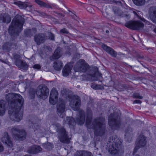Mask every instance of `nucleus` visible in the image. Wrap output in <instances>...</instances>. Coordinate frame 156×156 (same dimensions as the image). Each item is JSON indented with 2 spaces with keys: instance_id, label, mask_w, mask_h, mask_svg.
<instances>
[{
  "instance_id": "f257e3e1",
  "label": "nucleus",
  "mask_w": 156,
  "mask_h": 156,
  "mask_svg": "<svg viewBox=\"0 0 156 156\" xmlns=\"http://www.w3.org/2000/svg\"><path fill=\"white\" fill-rule=\"evenodd\" d=\"M7 100L10 101L9 109V114L10 119L13 121L19 122L22 118L23 114L20 111L23 106L24 100L19 94L9 93L6 96Z\"/></svg>"
},
{
  "instance_id": "f03ea898",
  "label": "nucleus",
  "mask_w": 156,
  "mask_h": 156,
  "mask_svg": "<svg viewBox=\"0 0 156 156\" xmlns=\"http://www.w3.org/2000/svg\"><path fill=\"white\" fill-rule=\"evenodd\" d=\"M92 107V104H88L87 111L86 125L88 128L94 130L95 135L102 136L105 132V119L102 117L97 118L91 122L92 112L91 108Z\"/></svg>"
},
{
  "instance_id": "7ed1b4c3",
  "label": "nucleus",
  "mask_w": 156,
  "mask_h": 156,
  "mask_svg": "<svg viewBox=\"0 0 156 156\" xmlns=\"http://www.w3.org/2000/svg\"><path fill=\"white\" fill-rule=\"evenodd\" d=\"M24 19L23 16L16 15L12 20L9 29V34L12 35L17 36L21 32L24 23Z\"/></svg>"
},
{
  "instance_id": "20e7f679",
  "label": "nucleus",
  "mask_w": 156,
  "mask_h": 156,
  "mask_svg": "<svg viewBox=\"0 0 156 156\" xmlns=\"http://www.w3.org/2000/svg\"><path fill=\"white\" fill-rule=\"evenodd\" d=\"M122 140L116 136L110 137L108 140L109 146L108 151L112 154H115L119 150L121 147Z\"/></svg>"
},
{
  "instance_id": "39448f33",
  "label": "nucleus",
  "mask_w": 156,
  "mask_h": 156,
  "mask_svg": "<svg viewBox=\"0 0 156 156\" xmlns=\"http://www.w3.org/2000/svg\"><path fill=\"white\" fill-rule=\"evenodd\" d=\"M61 93L63 95H68L70 101V105L73 109L75 111L78 110L80 105V97L77 95H71L69 94L70 92L66 88H63L61 90Z\"/></svg>"
},
{
  "instance_id": "423d86ee",
  "label": "nucleus",
  "mask_w": 156,
  "mask_h": 156,
  "mask_svg": "<svg viewBox=\"0 0 156 156\" xmlns=\"http://www.w3.org/2000/svg\"><path fill=\"white\" fill-rule=\"evenodd\" d=\"M108 123L112 129L119 128L121 124L120 117L119 114L117 113L110 114L108 117Z\"/></svg>"
},
{
  "instance_id": "0eeeda50",
  "label": "nucleus",
  "mask_w": 156,
  "mask_h": 156,
  "mask_svg": "<svg viewBox=\"0 0 156 156\" xmlns=\"http://www.w3.org/2000/svg\"><path fill=\"white\" fill-rule=\"evenodd\" d=\"M56 126L58 129V137L60 141L62 143L68 144L71 138L69 137L68 132L63 127H61L59 124H57Z\"/></svg>"
},
{
  "instance_id": "6e6552de",
  "label": "nucleus",
  "mask_w": 156,
  "mask_h": 156,
  "mask_svg": "<svg viewBox=\"0 0 156 156\" xmlns=\"http://www.w3.org/2000/svg\"><path fill=\"white\" fill-rule=\"evenodd\" d=\"M13 137L17 140H21L26 138V133L24 130L20 129L17 127H13L11 130Z\"/></svg>"
},
{
  "instance_id": "1a4fd4ad",
  "label": "nucleus",
  "mask_w": 156,
  "mask_h": 156,
  "mask_svg": "<svg viewBox=\"0 0 156 156\" xmlns=\"http://www.w3.org/2000/svg\"><path fill=\"white\" fill-rule=\"evenodd\" d=\"M49 91L48 88L46 85H40L37 88V95L38 98L44 100L48 97Z\"/></svg>"
},
{
  "instance_id": "9d476101",
  "label": "nucleus",
  "mask_w": 156,
  "mask_h": 156,
  "mask_svg": "<svg viewBox=\"0 0 156 156\" xmlns=\"http://www.w3.org/2000/svg\"><path fill=\"white\" fill-rule=\"evenodd\" d=\"M125 25L126 27L133 30H140L144 27V24L139 21H129L126 23Z\"/></svg>"
},
{
  "instance_id": "9b49d317",
  "label": "nucleus",
  "mask_w": 156,
  "mask_h": 156,
  "mask_svg": "<svg viewBox=\"0 0 156 156\" xmlns=\"http://www.w3.org/2000/svg\"><path fill=\"white\" fill-rule=\"evenodd\" d=\"M88 67L85 61L82 59H80L77 62L74 67V69L76 72L81 71L86 72Z\"/></svg>"
},
{
  "instance_id": "f8f14e48",
  "label": "nucleus",
  "mask_w": 156,
  "mask_h": 156,
  "mask_svg": "<svg viewBox=\"0 0 156 156\" xmlns=\"http://www.w3.org/2000/svg\"><path fill=\"white\" fill-rule=\"evenodd\" d=\"M146 143L145 137L142 135H140L136 142V146L134 149V152L136 153L139 148L144 147Z\"/></svg>"
},
{
  "instance_id": "ddd939ff",
  "label": "nucleus",
  "mask_w": 156,
  "mask_h": 156,
  "mask_svg": "<svg viewBox=\"0 0 156 156\" xmlns=\"http://www.w3.org/2000/svg\"><path fill=\"white\" fill-rule=\"evenodd\" d=\"M58 95V92L56 89L54 88H52L51 91L49 100L51 104L52 105L55 104L57 101Z\"/></svg>"
},
{
  "instance_id": "4468645a",
  "label": "nucleus",
  "mask_w": 156,
  "mask_h": 156,
  "mask_svg": "<svg viewBox=\"0 0 156 156\" xmlns=\"http://www.w3.org/2000/svg\"><path fill=\"white\" fill-rule=\"evenodd\" d=\"M1 140L4 143L10 147H12L13 144L11 140L8 133L7 132H4L1 138Z\"/></svg>"
},
{
  "instance_id": "2eb2a0df",
  "label": "nucleus",
  "mask_w": 156,
  "mask_h": 156,
  "mask_svg": "<svg viewBox=\"0 0 156 156\" xmlns=\"http://www.w3.org/2000/svg\"><path fill=\"white\" fill-rule=\"evenodd\" d=\"M57 108L58 115H60L61 117L63 118V115L60 114L63 113L65 111V102L62 100L60 101L57 105Z\"/></svg>"
},
{
  "instance_id": "dca6fc26",
  "label": "nucleus",
  "mask_w": 156,
  "mask_h": 156,
  "mask_svg": "<svg viewBox=\"0 0 156 156\" xmlns=\"http://www.w3.org/2000/svg\"><path fill=\"white\" fill-rule=\"evenodd\" d=\"M48 37L45 34L41 33L36 35L34 37V40L37 44L39 45L41 43L44 42Z\"/></svg>"
},
{
  "instance_id": "f3484780",
  "label": "nucleus",
  "mask_w": 156,
  "mask_h": 156,
  "mask_svg": "<svg viewBox=\"0 0 156 156\" xmlns=\"http://www.w3.org/2000/svg\"><path fill=\"white\" fill-rule=\"evenodd\" d=\"M85 119V114L82 110H80L77 115L76 122L79 124H83Z\"/></svg>"
},
{
  "instance_id": "a211bd4d",
  "label": "nucleus",
  "mask_w": 156,
  "mask_h": 156,
  "mask_svg": "<svg viewBox=\"0 0 156 156\" xmlns=\"http://www.w3.org/2000/svg\"><path fill=\"white\" fill-rule=\"evenodd\" d=\"M148 14L150 19L156 23V7L151 6L148 10Z\"/></svg>"
},
{
  "instance_id": "6ab92c4d",
  "label": "nucleus",
  "mask_w": 156,
  "mask_h": 156,
  "mask_svg": "<svg viewBox=\"0 0 156 156\" xmlns=\"http://www.w3.org/2000/svg\"><path fill=\"white\" fill-rule=\"evenodd\" d=\"M89 77L92 81H101L102 79L101 74L98 71H93L92 73L89 74Z\"/></svg>"
},
{
  "instance_id": "aec40b11",
  "label": "nucleus",
  "mask_w": 156,
  "mask_h": 156,
  "mask_svg": "<svg viewBox=\"0 0 156 156\" xmlns=\"http://www.w3.org/2000/svg\"><path fill=\"white\" fill-rule=\"evenodd\" d=\"M34 2L40 7H44L47 9H53L56 8V5L54 4L50 5L40 0H35Z\"/></svg>"
},
{
  "instance_id": "412c9836",
  "label": "nucleus",
  "mask_w": 156,
  "mask_h": 156,
  "mask_svg": "<svg viewBox=\"0 0 156 156\" xmlns=\"http://www.w3.org/2000/svg\"><path fill=\"white\" fill-rule=\"evenodd\" d=\"M13 3L18 6L21 9H25L27 7H29L30 9L32 7L31 5L29 4V3L25 2H22L20 1L15 2Z\"/></svg>"
},
{
  "instance_id": "4be33fe9",
  "label": "nucleus",
  "mask_w": 156,
  "mask_h": 156,
  "mask_svg": "<svg viewBox=\"0 0 156 156\" xmlns=\"http://www.w3.org/2000/svg\"><path fill=\"white\" fill-rule=\"evenodd\" d=\"M112 10L114 13L118 16L121 17L125 16L126 17H129V15L124 14L122 10L118 7L113 6L112 8Z\"/></svg>"
},
{
  "instance_id": "5701e85b",
  "label": "nucleus",
  "mask_w": 156,
  "mask_h": 156,
  "mask_svg": "<svg viewBox=\"0 0 156 156\" xmlns=\"http://www.w3.org/2000/svg\"><path fill=\"white\" fill-rule=\"evenodd\" d=\"M15 64L19 68L24 70H26L28 68L27 63L23 60H17L15 61Z\"/></svg>"
},
{
  "instance_id": "b1692460",
  "label": "nucleus",
  "mask_w": 156,
  "mask_h": 156,
  "mask_svg": "<svg viewBox=\"0 0 156 156\" xmlns=\"http://www.w3.org/2000/svg\"><path fill=\"white\" fill-rule=\"evenodd\" d=\"M72 66L69 64H66L62 70V75L64 76H68L70 73Z\"/></svg>"
},
{
  "instance_id": "393cba45",
  "label": "nucleus",
  "mask_w": 156,
  "mask_h": 156,
  "mask_svg": "<svg viewBox=\"0 0 156 156\" xmlns=\"http://www.w3.org/2000/svg\"><path fill=\"white\" fill-rule=\"evenodd\" d=\"M11 20L10 16L8 14H0V23H9Z\"/></svg>"
},
{
  "instance_id": "a878e982",
  "label": "nucleus",
  "mask_w": 156,
  "mask_h": 156,
  "mask_svg": "<svg viewBox=\"0 0 156 156\" xmlns=\"http://www.w3.org/2000/svg\"><path fill=\"white\" fill-rule=\"evenodd\" d=\"M6 102L3 100H0V115L3 116L5 114L6 109Z\"/></svg>"
},
{
  "instance_id": "bb28decb",
  "label": "nucleus",
  "mask_w": 156,
  "mask_h": 156,
  "mask_svg": "<svg viewBox=\"0 0 156 156\" xmlns=\"http://www.w3.org/2000/svg\"><path fill=\"white\" fill-rule=\"evenodd\" d=\"M102 47L103 49L108 52L111 55L113 56V57L116 56V52L110 47H108L105 44H103L102 45Z\"/></svg>"
},
{
  "instance_id": "cd10ccee",
  "label": "nucleus",
  "mask_w": 156,
  "mask_h": 156,
  "mask_svg": "<svg viewBox=\"0 0 156 156\" xmlns=\"http://www.w3.org/2000/svg\"><path fill=\"white\" fill-rule=\"evenodd\" d=\"M74 156H93L92 153L86 151H81L76 152Z\"/></svg>"
},
{
  "instance_id": "c85d7f7f",
  "label": "nucleus",
  "mask_w": 156,
  "mask_h": 156,
  "mask_svg": "<svg viewBox=\"0 0 156 156\" xmlns=\"http://www.w3.org/2000/svg\"><path fill=\"white\" fill-rule=\"evenodd\" d=\"M133 134L132 129L130 127H128L125 130V137L127 139H131Z\"/></svg>"
},
{
  "instance_id": "c756f323",
  "label": "nucleus",
  "mask_w": 156,
  "mask_h": 156,
  "mask_svg": "<svg viewBox=\"0 0 156 156\" xmlns=\"http://www.w3.org/2000/svg\"><path fill=\"white\" fill-rule=\"evenodd\" d=\"M62 55L61 49L59 48H58L55 51L52 56V58L54 59L59 58Z\"/></svg>"
},
{
  "instance_id": "7c9ffc66",
  "label": "nucleus",
  "mask_w": 156,
  "mask_h": 156,
  "mask_svg": "<svg viewBox=\"0 0 156 156\" xmlns=\"http://www.w3.org/2000/svg\"><path fill=\"white\" fill-rule=\"evenodd\" d=\"M63 66V64L61 61H57L54 62L53 67L56 70H59Z\"/></svg>"
},
{
  "instance_id": "2f4dec72",
  "label": "nucleus",
  "mask_w": 156,
  "mask_h": 156,
  "mask_svg": "<svg viewBox=\"0 0 156 156\" xmlns=\"http://www.w3.org/2000/svg\"><path fill=\"white\" fill-rule=\"evenodd\" d=\"M65 122L68 124L69 126H74L76 124V121L72 117H66Z\"/></svg>"
},
{
  "instance_id": "473e14b6",
  "label": "nucleus",
  "mask_w": 156,
  "mask_h": 156,
  "mask_svg": "<svg viewBox=\"0 0 156 156\" xmlns=\"http://www.w3.org/2000/svg\"><path fill=\"white\" fill-rule=\"evenodd\" d=\"M134 3L138 6H141L144 5L145 3V0H132Z\"/></svg>"
},
{
  "instance_id": "72a5a7b5",
  "label": "nucleus",
  "mask_w": 156,
  "mask_h": 156,
  "mask_svg": "<svg viewBox=\"0 0 156 156\" xmlns=\"http://www.w3.org/2000/svg\"><path fill=\"white\" fill-rule=\"evenodd\" d=\"M12 45V44L11 43H5L3 45L2 49L4 50L8 51L10 50Z\"/></svg>"
},
{
  "instance_id": "f704fd0d",
  "label": "nucleus",
  "mask_w": 156,
  "mask_h": 156,
  "mask_svg": "<svg viewBox=\"0 0 156 156\" xmlns=\"http://www.w3.org/2000/svg\"><path fill=\"white\" fill-rule=\"evenodd\" d=\"M91 87L94 89H104V87L100 85H98L95 83H92L91 85Z\"/></svg>"
},
{
  "instance_id": "c9c22d12",
  "label": "nucleus",
  "mask_w": 156,
  "mask_h": 156,
  "mask_svg": "<svg viewBox=\"0 0 156 156\" xmlns=\"http://www.w3.org/2000/svg\"><path fill=\"white\" fill-rule=\"evenodd\" d=\"M37 90L34 89H30L29 91V94L30 96L31 97V98H34L35 94L37 93Z\"/></svg>"
},
{
  "instance_id": "e433bc0d",
  "label": "nucleus",
  "mask_w": 156,
  "mask_h": 156,
  "mask_svg": "<svg viewBox=\"0 0 156 156\" xmlns=\"http://www.w3.org/2000/svg\"><path fill=\"white\" fill-rule=\"evenodd\" d=\"M44 147L48 150H50L52 148V146L50 143H48L44 144Z\"/></svg>"
},
{
  "instance_id": "4c0bfd02",
  "label": "nucleus",
  "mask_w": 156,
  "mask_h": 156,
  "mask_svg": "<svg viewBox=\"0 0 156 156\" xmlns=\"http://www.w3.org/2000/svg\"><path fill=\"white\" fill-rule=\"evenodd\" d=\"M34 146H33L29 147L27 151V152L30 154H35Z\"/></svg>"
},
{
  "instance_id": "58836bf2",
  "label": "nucleus",
  "mask_w": 156,
  "mask_h": 156,
  "mask_svg": "<svg viewBox=\"0 0 156 156\" xmlns=\"http://www.w3.org/2000/svg\"><path fill=\"white\" fill-rule=\"evenodd\" d=\"M34 148L35 149H34L35 154L36 153H39L42 151V148L39 146L35 145Z\"/></svg>"
},
{
  "instance_id": "ea45409f",
  "label": "nucleus",
  "mask_w": 156,
  "mask_h": 156,
  "mask_svg": "<svg viewBox=\"0 0 156 156\" xmlns=\"http://www.w3.org/2000/svg\"><path fill=\"white\" fill-rule=\"evenodd\" d=\"M139 12H138V13ZM133 13L134 14L136 15V16H137V17H139L140 18V19L142 21L144 22H146V23H147V24H149V22L147 21H146L145 19H144V18H142L141 17H140L138 15V13L136 12L133 11Z\"/></svg>"
},
{
  "instance_id": "a19ab883",
  "label": "nucleus",
  "mask_w": 156,
  "mask_h": 156,
  "mask_svg": "<svg viewBox=\"0 0 156 156\" xmlns=\"http://www.w3.org/2000/svg\"><path fill=\"white\" fill-rule=\"evenodd\" d=\"M133 97L135 98L140 99H142L143 98V97L142 96H140L139 93H134Z\"/></svg>"
},
{
  "instance_id": "79ce46f5",
  "label": "nucleus",
  "mask_w": 156,
  "mask_h": 156,
  "mask_svg": "<svg viewBox=\"0 0 156 156\" xmlns=\"http://www.w3.org/2000/svg\"><path fill=\"white\" fill-rule=\"evenodd\" d=\"M49 37L48 38L52 40H54L55 36L53 34L51 33H48Z\"/></svg>"
},
{
  "instance_id": "37998d69",
  "label": "nucleus",
  "mask_w": 156,
  "mask_h": 156,
  "mask_svg": "<svg viewBox=\"0 0 156 156\" xmlns=\"http://www.w3.org/2000/svg\"><path fill=\"white\" fill-rule=\"evenodd\" d=\"M14 59L15 60V61L17 60H20V55L17 54H15L13 55Z\"/></svg>"
},
{
  "instance_id": "c03bdc74",
  "label": "nucleus",
  "mask_w": 156,
  "mask_h": 156,
  "mask_svg": "<svg viewBox=\"0 0 156 156\" xmlns=\"http://www.w3.org/2000/svg\"><path fill=\"white\" fill-rule=\"evenodd\" d=\"M60 32L66 34H68L69 33V31L66 28H63L61 30H60Z\"/></svg>"
},
{
  "instance_id": "a18cd8bd",
  "label": "nucleus",
  "mask_w": 156,
  "mask_h": 156,
  "mask_svg": "<svg viewBox=\"0 0 156 156\" xmlns=\"http://www.w3.org/2000/svg\"><path fill=\"white\" fill-rule=\"evenodd\" d=\"M111 2L113 3H115L117 5H122V3L121 2L117 1L114 0H112Z\"/></svg>"
},
{
  "instance_id": "49530a36",
  "label": "nucleus",
  "mask_w": 156,
  "mask_h": 156,
  "mask_svg": "<svg viewBox=\"0 0 156 156\" xmlns=\"http://www.w3.org/2000/svg\"><path fill=\"white\" fill-rule=\"evenodd\" d=\"M41 66L39 64H36L34 66L33 68L34 69H39L41 68Z\"/></svg>"
},
{
  "instance_id": "de8ad7c7",
  "label": "nucleus",
  "mask_w": 156,
  "mask_h": 156,
  "mask_svg": "<svg viewBox=\"0 0 156 156\" xmlns=\"http://www.w3.org/2000/svg\"><path fill=\"white\" fill-rule=\"evenodd\" d=\"M71 16L72 18L74 19L75 20H76V21L78 19V17L75 14H73L71 15Z\"/></svg>"
},
{
  "instance_id": "09e8293b",
  "label": "nucleus",
  "mask_w": 156,
  "mask_h": 156,
  "mask_svg": "<svg viewBox=\"0 0 156 156\" xmlns=\"http://www.w3.org/2000/svg\"><path fill=\"white\" fill-rule=\"evenodd\" d=\"M141 103V101L140 100H135L133 102V103H139L140 104Z\"/></svg>"
},
{
  "instance_id": "8fccbe9b",
  "label": "nucleus",
  "mask_w": 156,
  "mask_h": 156,
  "mask_svg": "<svg viewBox=\"0 0 156 156\" xmlns=\"http://www.w3.org/2000/svg\"><path fill=\"white\" fill-rule=\"evenodd\" d=\"M3 150V146L0 143V152H2Z\"/></svg>"
},
{
  "instance_id": "3c124183",
  "label": "nucleus",
  "mask_w": 156,
  "mask_h": 156,
  "mask_svg": "<svg viewBox=\"0 0 156 156\" xmlns=\"http://www.w3.org/2000/svg\"><path fill=\"white\" fill-rule=\"evenodd\" d=\"M0 61H1L2 62L5 63L6 64H8V62L7 61H5L3 60H2V59H0Z\"/></svg>"
},
{
  "instance_id": "603ef678",
  "label": "nucleus",
  "mask_w": 156,
  "mask_h": 156,
  "mask_svg": "<svg viewBox=\"0 0 156 156\" xmlns=\"http://www.w3.org/2000/svg\"><path fill=\"white\" fill-rule=\"evenodd\" d=\"M55 12L57 14H58L59 16H64L61 13H57V12Z\"/></svg>"
},
{
  "instance_id": "864d4df0",
  "label": "nucleus",
  "mask_w": 156,
  "mask_h": 156,
  "mask_svg": "<svg viewBox=\"0 0 156 156\" xmlns=\"http://www.w3.org/2000/svg\"><path fill=\"white\" fill-rule=\"evenodd\" d=\"M138 58L141 59H143L144 58V57L143 56H139L138 57Z\"/></svg>"
},
{
  "instance_id": "5fc2aeb1",
  "label": "nucleus",
  "mask_w": 156,
  "mask_h": 156,
  "mask_svg": "<svg viewBox=\"0 0 156 156\" xmlns=\"http://www.w3.org/2000/svg\"><path fill=\"white\" fill-rule=\"evenodd\" d=\"M47 48L49 50H50L51 49V48L49 47H47Z\"/></svg>"
},
{
  "instance_id": "6e6d98bb",
  "label": "nucleus",
  "mask_w": 156,
  "mask_h": 156,
  "mask_svg": "<svg viewBox=\"0 0 156 156\" xmlns=\"http://www.w3.org/2000/svg\"><path fill=\"white\" fill-rule=\"evenodd\" d=\"M32 30H35V31H36V29L35 28H33V29H32Z\"/></svg>"
},
{
  "instance_id": "4d7b16f0",
  "label": "nucleus",
  "mask_w": 156,
  "mask_h": 156,
  "mask_svg": "<svg viewBox=\"0 0 156 156\" xmlns=\"http://www.w3.org/2000/svg\"><path fill=\"white\" fill-rule=\"evenodd\" d=\"M24 156H31L30 155L26 154V155H25Z\"/></svg>"
},
{
  "instance_id": "13d9d810",
  "label": "nucleus",
  "mask_w": 156,
  "mask_h": 156,
  "mask_svg": "<svg viewBox=\"0 0 156 156\" xmlns=\"http://www.w3.org/2000/svg\"><path fill=\"white\" fill-rule=\"evenodd\" d=\"M154 31L155 33H156V28L154 30Z\"/></svg>"
},
{
  "instance_id": "bf43d9fd",
  "label": "nucleus",
  "mask_w": 156,
  "mask_h": 156,
  "mask_svg": "<svg viewBox=\"0 0 156 156\" xmlns=\"http://www.w3.org/2000/svg\"><path fill=\"white\" fill-rule=\"evenodd\" d=\"M106 32L107 33H109V31L108 30H106Z\"/></svg>"
},
{
  "instance_id": "052dcab7",
  "label": "nucleus",
  "mask_w": 156,
  "mask_h": 156,
  "mask_svg": "<svg viewBox=\"0 0 156 156\" xmlns=\"http://www.w3.org/2000/svg\"><path fill=\"white\" fill-rule=\"evenodd\" d=\"M27 30L30 32V29H28V30Z\"/></svg>"
},
{
  "instance_id": "680f3d73",
  "label": "nucleus",
  "mask_w": 156,
  "mask_h": 156,
  "mask_svg": "<svg viewBox=\"0 0 156 156\" xmlns=\"http://www.w3.org/2000/svg\"><path fill=\"white\" fill-rule=\"evenodd\" d=\"M135 156H139L138 155H136Z\"/></svg>"
}]
</instances>
